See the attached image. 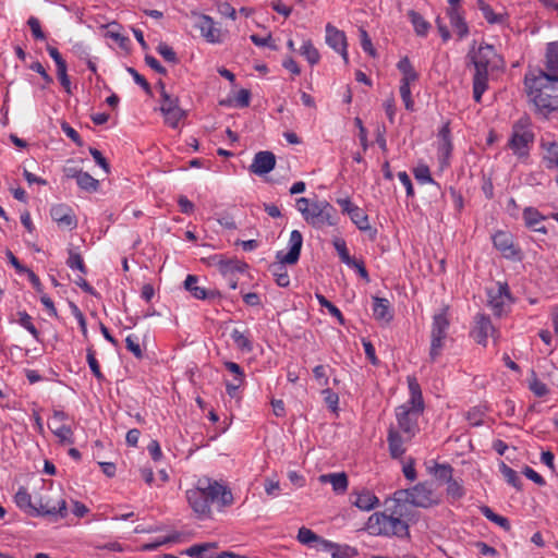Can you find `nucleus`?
I'll return each instance as SVG.
<instances>
[{"label":"nucleus","instance_id":"obj_59","mask_svg":"<svg viewBox=\"0 0 558 558\" xmlns=\"http://www.w3.org/2000/svg\"><path fill=\"white\" fill-rule=\"evenodd\" d=\"M360 40L362 49L371 57H375L376 50L372 44L371 37L368 36L367 32L364 28H360Z\"/></svg>","mask_w":558,"mask_h":558},{"label":"nucleus","instance_id":"obj_17","mask_svg":"<svg viewBox=\"0 0 558 558\" xmlns=\"http://www.w3.org/2000/svg\"><path fill=\"white\" fill-rule=\"evenodd\" d=\"M303 244V236L300 231L293 230L290 233V239L288 242L289 252L284 253L283 251H278L276 254V258L279 262L287 263L288 265H294L299 260L301 248Z\"/></svg>","mask_w":558,"mask_h":558},{"label":"nucleus","instance_id":"obj_60","mask_svg":"<svg viewBox=\"0 0 558 558\" xmlns=\"http://www.w3.org/2000/svg\"><path fill=\"white\" fill-rule=\"evenodd\" d=\"M126 349L134 354L135 357L141 359L143 356V352L141 349V344L138 338L134 335H129L125 339Z\"/></svg>","mask_w":558,"mask_h":558},{"label":"nucleus","instance_id":"obj_12","mask_svg":"<svg viewBox=\"0 0 558 558\" xmlns=\"http://www.w3.org/2000/svg\"><path fill=\"white\" fill-rule=\"evenodd\" d=\"M69 415L62 410H53L52 416L48 422V427L62 445L74 444V433L71 426L65 424Z\"/></svg>","mask_w":558,"mask_h":558},{"label":"nucleus","instance_id":"obj_44","mask_svg":"<svg viewBox=\"0 0 558 558\" xmlns=\"http://www.w3.org/2000/svg\"><path fill=\"white\" fill-rule=\"evenodd\" d=\"M68 253L69 257L66 259V265L73 270L76 269L82 274H86L87 269L81 254L77 253L73 247H69Z\"/></svg>","mask_w":558,"mask_h":558},{"label":"nucleus","instance_id":"obj_35","mask_svg":"<svg viewBox=\"0 0 558 558\" xmlns=\"http://www.w3.org/2000/svg\"><path fill=\"white\" fill-rule=\"evenodd\" d=\"M286 265L287 263L279 262L277 259L276 263L269 266V270L275 277V281L279 287L286 288L290 284V277L287 271Z\"/></svg>","mask_w":558,"mask_h":558},{"label":"nucleus","instance_id":"obj_21","mask_svg":"<svg viewBox=\"0 0 558 558\" xmlns=\"http://www.w3.org/2000/svg\"><path fill=\"white\" fill-rule=\"evenodd\" d=\"M351 502L362 511H371L379 505L378 497L368 489H362L351 494Z\"/></svg>","mask_w":558,"mask_h":558},{"label":"nucleus","instance_id":"obj_6","mask_svg":"<svg viewBox=\"0 0 558 558\" xmlns=\"http://www.w3.org/2000/svg\"><path fill=\"white\" fill-rule=\"evenodd\" d=\"M303 219L315 229L335 227L338 223L335 207L325 199H314L311 209Z\"/></svg>","mask_w":558,"mask_h":558},{"label":"nucleus","instance_id":"obj_41","mask_svg":"<svg viewBox=\"0 0 558 558\" xmlns=\"http://www.w3.org/2000/svg\"><path fill=\"white\" fill-rule=\"evenodd\" d=\"M299 51L311 65L319 62L320 54L311 40H304Z\"/></svg>","mask_w":558,"mask_h":558},{"label":"nucleus","instance_id":"obj_52","mask_svg":"<svg viewBox=\"0 0 558 558\" xmlns=\"http://www.w3.org/2000/svg\"><path fill=\"white\" fill-rule=\"evenodd\" d=\"M500 471H501L505 480L507 481V483H509L513 487H517V488L520 487L521 480H520V476L518 475L517 471H514L513 469H511L510 466H508L505 463L501 464Z\"/></svg>","mask_w":558,"mask_h":558},{"label":"nucleus","instance_id":"obj_51","mask_svg":"<svg viewBox=\"0 0 558 558\" xmlns=\"http://www.w3.org/2000/svg\"><path fill=\"white\" fill-rule=\"evenodd\" d=\"M482 14L489 24H502L506 22L507 15L495 13L490 5L482 8Z\"/></svg>","mask_w":558,"mask_h":558},{"label":"nucleus","instance_id":"obj_15","mask_svg":"<svg viewBox=\"0 0 558 558\" xmlns=\"http://www.w3.org/2000/svg\"><path fill=\"white\" fill-rule=\"evenodd\" d=\"M326 44L342 57L345 64L349 63L347 36L330 23L326 25Z\"/></svg>","mask_w":558,"mask_h":558},{"label":"nucleus","instance_id":"obj_45","mask_svg":"<svg viewBox=\"0 0 558 558\" xmlns=\"http://www.w3.org/2000/svg\"><path fill=\"white\" fill-rule=\"evenodd\" d=\"M429 472L438 480L450 482L452 480L453 469L450 464L444 463H435L433 468L429 469Z\"/></svg>","mask_w":558,"mask_h":558},{"label":"nucleus","instance_id":"obj_50","mask_svg":"<svg viewBox=\"0 0 558 558\" xmlns=\"http://www.w3.org/2000/svg\"><path fill=\"white\" fill-rule=\"evenodd\" d=\"M86 353H87L86 354L87 363H88V366H89L92 373L98 380H102L104 374L100 371V366L96 359L94 349L92 347L87 348Z\"/></svg>","mask_w":558,"mask_h":558},{"label":"nucleus","instance_id":"obj_32","mask_svg":"<svg viewBox=\"0 0 558 558\" xmlns=\"http://www.w3.org/2000/svg\"><path fill=\"white\" fill-rule=\"evenodd\" d=\"M397 69L402 74L400 83H405L411 85L412 83L418 80V73L414 70L410 59L408 57H403L397 63Z\"/></svg>","mask_w":558,"mask_h":558},{"label":"nucleus","instance_id":"obj_54","mask_svg":"<svg viewBox=\"0 0 558 558\" xmlns=\"http://www.w3.org/2000/svg\"><path fill=\"white\" fill-rule=\"evenodd\" d=\"M296 538L303 545H311L314 542H318L319 536L315 534L312 530L302 526L299 529Z\"/></svg>","mask_w":558,"mask_h":558},{"label":"nucleus","instance_id":"obj_58","mask_svg":"<svg viewBox=\"0 0 558 558\" xmlns=\"http://www.w3.org/2000/svg\"><path fill=\"white\" fill-rule=\"evenodd\" d=\"M157 52L167 61L171 63L178 62V57L175 51L167 44H159L157 47Z\"/></svg>","mask_w":558,"mask_h":558},{"label":"nucleus","instance_id":"obj_56","mask_svg":"<svg viewBox=\"0 0 558 558\" xmlns=\"http://www.w3.org/2000/svg\"><path fill=\"white\" fill-rule=\"evenodd\" d=\"M57 76H58V80H59L61 86L64 88V90L68 94H71L72 93V84H71L70 77L68 75L66 64L57 68Z\"/></svg>","mask_w":558,"mask_h":558},{"label":"nucleus","instance_id":"obj_64","mask_svg":"<svg viewBox=\"0 0 558 558\" xmlns=\"http://www.w3.org/2000/svg\"><path fill=\"white\" fill-rule=\"evenodd\" d=\"M323 395H324V400H325V403L327 404V407L332 410V411H336L338 409V403H339V397L336 392H333L332 390H330L329 388H325L323 390Z\"/></svg>","mask_w":558,"mask_h":558},{"label":"nucleus","instance_id":"obj_55","mask_svg":"<svg viewBox=\"0 0 558 558\" xmlns=\"http://www.w3.org/2000/svg\"><path fill=\"white\" fill-rule=\"evenodd\" d=\"M399 92H400V96L404 104L405 109L408 111H413L414 110V101L412 99L411 85H408L405 83H402V84L400 83Z\"/></svg>","mask_w":558,"mask_h":558},{"label":"nucleus","instance_id":"obj_39","mask_svg":"<svg viewBox=\"0 0 558 558\" xmlns=\"http://www.w3.org/2000/svg\"><path fill=\"white\" fill-rule=\"evenodd\" d=\"M481 513L490 522L499 525L505 531H510L511 525L509 520L506 517L499 515L495 513L488 506H482L480 508Z\"/></svg>","mask_w":558,"mask_h":558},{"label":"nucleus","instance_id":"obj_47","mask_svg":"<svg viewBox=\"0 0 558 558\" xmlns=\"http://www.w3.org/2000/svg\"><path fill=\"white\" fill-rule=\"evenodd\" d=\"M447 338L430 336V348H429V360L435 362L445 348V341Z\"/></svg>","mask_w":558,"mask_h":558},{"label":"nucleus","instance_id":"obj_62","mask_svg":"<svg viewBox=\"0 0 558 558\" xmlns=\"http://www.w3.org/2000/svg\"><path fill=\"white\" fill-rule=\"evenodd\" d=\"M27 24L32 31L33 36L36 39L44 40L46 39V35L41 29L40 22L37 17L31 16L27 21Z\"/></svg>","mask_w":558,"mask_h":558},{"label":"nucleus","instance_id":"obj_43","mask_svg":"<svg viewBox=\"0 0 558 558\" xmlns=\"http://www.w3.org/2000/svg\"><path fill=\"white\" fill-rule=\"evenodd\" d=\"M76 183L80 189L90 193L96 192L99 187V181L93 178L88 172L84 171L78 174Z\"/></svg>","mask_w":558,"mask_h":558},{"label":"nucleus","instance_id":"obj_37","mask_svg":"<svg viewBox=\"0 0 558 558\" xmlns=\"http://www.w3.org/2000/svg\"><path fill=\"white\" fill-rule=\"evenodd\" d=\"M198 278L194 275H189L184 281L185 289L197 300H205L208 293L204 287L197 284Z\"/></svg>","mask_w":558,"mask_h":558},{"label":"nucleus","instance_id":"obj_36","mask_svg":"<svg viewBox=\"0 0 558 558\" xmlns=\"http://www.w3.org/2000/svg\"><path fill=\"white\" fill-rule=\"evenodd\" d=\"M546 69L548 75L558 76V45L549 43L546 49Z\"/></svg>","mask_w":558,"mask_h":558},{"label":"nucleus","instance_id":"obj_19","mask_svg":"<svg viewBox=\"0 0 558 558\" xmlns=\"http://www.w3.org/2000/svg\"><path fill=\"white\" fill-rule=\"evenodd\" d=\"M276 166V157L271 151L262 150L255 154L250 166V171L257 175H264L274 170Z\"/></svg>","mask_w":558,"mask_h":558},{"label":"nucleus","instance_id":"obj_2","mask_svg":"<svg viewBox=\"0 0 558 558\" xmlns=\"http://www.w3.org/2000/svg\"><path fill=\"white\" fill-rule=\"evenodd\" d=\"M474 65L473 98L481 102L483 94L488 89L489 76L505 69L504 58L496 51L493 45L482 43L477 48H472L468 54Z\"/></svg>","mask_w":558,"mask_h":558},{"label":"nucleus","instance_id":"obj_14","mask_svg":"<svg viewBox=\"0 0 558 558\" xmlns=\"http://www.w3.org/2000/svg\"><path fill=\"white\" fill-rule=\"evenodd\" d=\"M498 336L499 333L492 324L489 316L485 314L475 315L471 337L476 343L486 347L488 337H493L496 340Z\"/></svg>","mask_w":558,"mask_h":558},{"label":"nucleus","instance_id":"obj_40","mask_svg":"<svg viewBox=\"0 0 558 558\" xmlns=\"http://www.w3.org/2000/svg\"><path fill=\"white\" fill-rule=\"evenodd\" d=\"M231 339L239 350L242 352H251L253 350V343L250 339V336L240 331L239 329H233L231 332Z\"/></svg>","mask_w":558,"mask_h":558},{"label":"nucleus","instance_id":"obj_61","mask_svg":"<svg viewBox=\"0 0 558 558\" xmlns=\"http://www.w3.org/2000/svg\"><path fill=\"white\" fill-rule=\"evenodd\" d=\"M250 100H251V93L248 89H245V88L240 89L233 98L234 106L239 107V108L248 107Z\"/></svg>","mask_w":558,"mask_h":558},{"label":"nucleus","instance_id":"obj_42","mask_svg":"<svg viewBox=\"0 0 558 558\" xmlns=\"http://www.w3.org/2000/svg\"><path fill=\"white\" fill-rule=\"evenodd\" d=\"M15 504L16 506L24 511H33L36 506L32 504V496L28 494L27 489L24 487H20L15 494Z\"/></svg>","mask_w":558,"mask_h":558},{"label":"nucleus","instance_id":"obj_53","mask_svg":"<svg viewBox=\"0 0 558 558\" xmlns=\"http://www.w3.org/2000/svg\"><path fill=\"white\" fill-rule=\"evenodd\" d=\"M413 173L421 184L434 183L429 168L426 165H418L414 168Z\"/></svg>","mask_w":558,"mask_h":558},{"label":"nucleus","instance_id":"obj_31","mask_svg":"<svg viewBox=\"0 0 558 558\" xmlns=\"http://www.w3.org/2000/svg\"><path fill=\"white\" fill-rule=\"evenodd\" d=\"M218 547V543L195 544L182 551L183 555L196 558H215V553L210 550Z\"/></svg>","mask_w":558,"mask_h":558},{"label":"nucleus","instance_id":"obj_24","mask_svg":"<svg viewBox=\"0 0 558 558\" xmlns=\"http://www.w3.org/2000/svg\"><path fill=\"white\" fill-rule=\"evenodd\" d=\"M449 326L448 307H442L433 316L430 336L447 338Z\"/></svg>","mask_w":558,"mask_h":558},{"label":"nucleus","instance_id":"obj_1","mask_svg":"<svg viewBox=\"0 0 558 558\" xmlns=\"http://www.w3.org/2000/svg\"><path fill=\"white\" fill-rule=\"evenodd\" d=\"M186 500L199 519L211 517V504L226 508L233 504L232 492L222 483L207 476L199 477L185 493Z\"/></svg>","mask_w":558,"mask_h":558},{"label":"nucleus","instance_id":"obj_9","mask_svg":"<svg viewBox=\"0 0 558 558\" xmlns=\"http://www.w3.org/2000/svg\"><path fill=\"white\" fill-rule=\"evenodd\" d=\"M191 17L194 20L193 26L199 31L206 43L216 45L225 40L226 32L217 26L211 16L192 11Z\"/></svg>","mask_w":558,"mask_h":558},{"label":"nucleus","instance_id":"obj_48","mask_svg":"<svg viewBox=\"0 0 558 558\" xmlns=\"http://www.w3.org/2000/svg\"><path fill=\"white\" fill-rule=\"evenodd\" d=\"M316 299L323 307L328 310L329 314L332 317H335L339 320L340 324L344 323L343 315H342L341 311L336 305H333L330 301H328L323 294L316 293Z\"/></svg>","mask_w":558,"mask_h":558},{"label":"nucleus","instance_id":"obj_22","mask_svg":"<svg viewBox=\"0 0 558 558\" xmlns=\"http://www.w3.org/2000/svg\"><path fill=\"white\" fill-rule=\"evenodd\" d=\"M449 23L456 33L459 40L464 39L469 35V25L464 17V11H456V9H448L446 12Z\"/></svg>","mask_w":558,"mask_h":558},{"label":"nucleus","instance_id":"obj_8","mask_svg":"<svg viewBox=\"0 0 558 558\" xmlns=\"http://www.w3.org/2000/svg\"><path fill=\"white\" fill-rule=\"evenodd\" d=\"M158 85L160 87V111L163 116V121L168 126L178 129L180 121L185 118L186 112L180 108L179 98L172 97L167 93L162 82H159Z\"/></svg>","mask_w":558,"mask_h":558},{"label":"nucleus","instance_id":"obj_20","mask_svg":"<svg viewBox=\"0 0 558 558\" xmlns=\"http://www.w3.org/2000/svg\"><path fill=\"white\" fill-rule=\"evenodd\" d=\"M34 513L37 515H59L65 518L68 515L66 501L59 498L56 501L52 498H47L45 502L40 501L39 506L34 508Z\"/></svg>","mask_w":558,"mask_h":558},{"label":"nucleus","instance_id":"obj_25","mask_svg":"<svg viewBox=\"0 0 558 558\" xmlns=\"http://www.w3.org/2000/svg\"><path fill=\"white\" fill-rule=\"evenodd\" d=\"M400 433L401 432L396 429L393 426H390L388 429V449L392 459H399L405 452L404 441L407 439L405 437L403 438Z\"/></svg>","mask_w":558,"mask_h":558},{"label":"nucleus","instance_id":"obj_18","mask_svg":"<svg viewBox=\"0 0 558 558\" xmlns=\"http://www.w3.org/2000/svg\"><path fill=\"white\" fill-rule=\"evenodd\" d=\"M223 365L226 369L233 375V379L231 381L225 380L226 391L229 397L235 398L238 397V390L245 383V374L242 367L235 362L226 361L223 362Z\"/></svg>","mask_w":558,"mask_h":558},{"label":"nucleus","instance_id":"obj_46","mask_svg":"<svg viewBox=\"0 0 558 558\" xmlns=\"http://www.w3.org/2000/svg\"><path fill=\"white\" fill-rule=\"evenodd\" d=\"M332 244L343 264L347 266L353 264L354 258L350 256L347 243L342 238H335Z\"/></svg>","mask_w":558,"mask_h":558},{"label":"nucleus","instance_id":"obj_7","mask_svg":"<svg viewBox=\"0 0 558 558\" xmlns=\"http://www.w3.org/2000/svg\"><path fill=\"white\" fill-rule=\"evenodd\" d=\"M424 408L403 403L396 409V418L399 432L405 435L407 440H411L418 432V418Z\"/></svg>","mask_w":558,"mask_h":558},{"label":"nucleus","instance_id":"obj_27","mask_svg":"<svg viewBox=\"0 0 558 558\" xmlns=\"http://www.w3.org/2000/svg\"><path fill=\"white\" fill-rule=\"evenodd\" d=\"M351 221L362 232H367L371 239H375L377 230L372 228L367 214L359 206L349 215Z\"/></svg>","mask_w":558,"mask_h":558},{"label":"nucleus","instance_id":"obj_38","mask_svg":"<svg viewBox=\"0 0 558 558\" xmlns=\"http://www.w3.org/2000/svg\"><path fill=\"white\" fill-rule=\"evenodd\" d=\"M408 386L410 391V400L407 404L417 405L424 408L423 396L421 387L415 377H408Z\"/></svg>","mask_w":558,"mask_h":558},{"label":"nucleus","instance_id":"obj_23","mask_svg":"<svg viewBox=\"0 0 558 558\" xmlns=\"http://www.w3.org/2000/svg\"><path fill=\"white\" fill-rule=\"evenodd\" d=\"M494 246L507 258L514 257L518 253L513 245L512 235L505 231H497L493 235Z\"/></svg>","mask_w":558,"mask_h":558},{"label":"nucleus","instance_id":"obj_57","mask_svg":"<svg viewBox=\"0 0 558 558\" xmlns=\"http://www.w3.org/2000/svg\"><path fill=\"white\" fill-rule=\"evenodd\" d=\"M447 494L453 500H458L464 496L465 492L463 486L459 482L451 480L450 482H448Z\"/></svg>","mask_w":558,"mask_h":558},{"label":"nucleus","instance_id":"obj_63","mask_svg":"<svg viewBox=\"0 0 558 558\" xmlns=\"http://www.w3.org/2000/svg\"><path fill=\"white\" fill-rule=\"evenodd\" d=\"M484 412L481 408H473L468 411L466 420L473 426H480L483 423Z\"/></svg>","mask_w":558,"mask_h":558},{"label":"nucleus","instance_id":"obj_4","mask_svg":"<svg viewBox=\"0 0 558 558\" xmlns=\"http://www.w3.org/2000/svg\"><path fill=\"white\" fill-rule=\"evenodd\" d=\"M364 530L374 536L408 537L409 526L395 519L388 511H377L371 514Z\"/></svg>","mask_w":558,"mask_h":558},{"label":"nucleus","instance_id":"obj_28","mask_svg":"<svg viewBox=\"0 0 558 558\" xmlns=\"http://www.w3.org/2000/svg\"><path fill=\"white\" fill-rule=\"evenodd\" d=\"M373 315L375 319L384 323H389L392 319V312L390 310V302L385 298H373Z\"/></svg>","mask_w":558,"mask_h":558},{"label":"nucleus","instance_id":"obj_26","mask_svg":"<svg viewBox=\"0 0 558 558\" xmlns=\"http://www.w3.org/2000/svg\"><path fill=\"white\" fill-rule=\"evenodd\" d=\"M542 161L546 169H558V142H542Z\"/></svg>","mask_w":558,"mask_h":558},{"label":"nucleus","instance_id":"obj_33","mask_svg":"<svg viewBox=\"0 0 558 558\" xmlns=\"http://www.w3.org/2000/svg\"><path fill=\"white\" fill-rule=\"evenodd\" d=\"M409 20L413 25L414 32L420 37H426L429 29L430 24L427 22L418 12L414 10H410L408 12Z\"/></svg>","mask_w":558,"mask_h":558},{"label":"nucleus","instance_id":"obj_30","mask_svg":"<svg viewBox=\"0 0 558 558\" xmlns=\"http://www.w3.org/2000/svg\"><path fill=\"white\" fill-rule=\"evenodd\" d=\"M211 259L217 264L222 275L243 272L246 264L236 259H225L221 255H215Z\"/></svg>","mask_w":558,"mask_h":558},{"label":"nucleus","instance_id":"obj_10","mask_svg":"<svg viewBox=\"0 0 558 558\" xmlns=\"http://www.w3.org/2000/svg\"><path fill=\"white\" fill-rule=\"evenodd\" d=\"M399 498L404 497L414 507L428 508L438 504V499L433 488L427 483H418L417 485L398 490Z\"/></svg>","mask_w":558,"mask_h":558},{"label":"nucleus","instance_id":"obj_3","mask_svg":"<svg viewBox=\"0 0 558 558\" xmlns=\"http://www.w3.org/2000/svg\"><path fill=\"white\" fill-rule=\"evenodd\" d=\"M525 85L531 101L544 116L558 109V76L538 71L537 75L525 76Z\"/></svg>","mask_w":558,"mask_h":558},{"label":"nucleus","instance_id":"obj_16","mask_svg":"<svg viewBox=\"0 0 558 558\" xmlns=\"http://www.w3.org/2000/svg\"><path fill=\"white\" fill-rule=\"evenodd\" d=\"M50 216L60 229L73 230L77 227V218L69 205L56 204L51 206Z\"/></svg>","mask_w":558,"mask_h":558},{"label":"nucleus","instance_id":"obj_49","mask_svg":"<svg viewBox=\"0 0 558 558\" xmlns=\"http://www.w3.org/2000/svg\"><path fill=\"white\" fill-rule=\"evenodd\" d=\"M19 324L25 328L36 340L39 338V331L32 322L31 315L26 312H19Z\"/></svg>","mask_w":558,"mask_h":558},{"label":"nucleus","instance_id":"obj_29","mask_svg":"<svg viewBox=\"0 0 558 558\" xmlns=\"http://www.w3.org/2000/svg\"><path fill=\"white\" fill-rule=\"evenodd\" d=\"M320 483H330L337 494H343L348 489V476L344 472L323 474L319 476Z\"/></svg>","mask_w":558,"mask_h":558},{"label":"nucleus","instance_id":"obj_11","mask_svg":"<svg viewBox=\"0 0 558 558\" xmlns=\"http://www.w3.org/2000/svg\"><path fill=\"white\" fill-rule=\"evenodd\" d=\"M488 305L495 315L501 316L512 303L509 287L506 282H496L487 289Z\"/></svg>","mask_w":558,"mask_h":558},{"label":"nucleus","instance_id":"obj_5","mask_svg":"<svg viewBox=\"0 0 558 558\" xmlns=\"http://www.w3.org/2000/svg\"><path fill=\"white\" fill-rule=\"evenodd\" d=\"M534 142V133L527 119H520L512 125L508 147L518 158H527Z\"/></svg>","mask_w":558,"mask_h":558},{"label":"nucleus","instance_id":"obj_34","mask_svg":"<svg viewBox=\"0 0 558 558\" xmlns=\"http://www.w3.org/2000/svg\"><path fill=\"white\" fill-rule=\"evenodd\" d=\"M523 219L527 227L534 228L535 231L541 233H546L547 230L545 227L535 228L539 222L545 220V216H543L536 208L526 207L523 210Z\"/></svg>","mask_w":558,"mask_h":558},{"label":"nucleus","instance_id":"obj_13","mask_svg":"<svg viewBox=\"0 0 558 558\" xmlns=\"http://www.w3.org/2000/svg\"><path fill=\"white\" fill-rule=\"evenodd\" d=\"M386 511H388L395 519L397 518L403 524H408L413 520L411 508L413 507L408 498L398 496V490L393 493L391 498L385 501Z\"/></svg>","mask_w":558,"mask_h":558}]
</instances>
